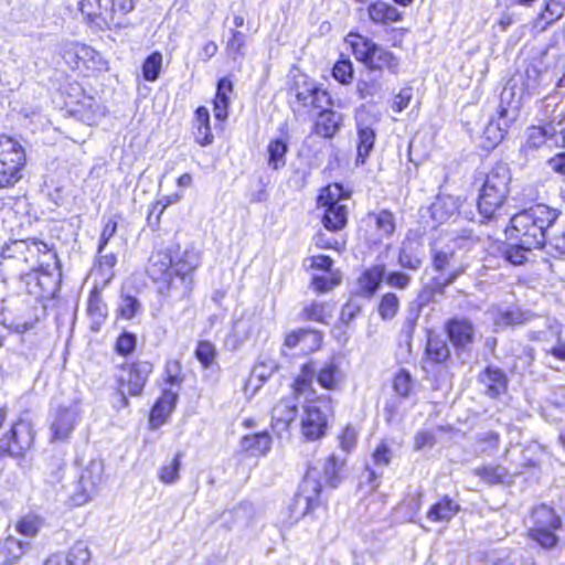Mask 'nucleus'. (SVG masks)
Wrapping results in <instances>:
<instances>
[{"label":"nucleus","instance_id":"f257e3e1","mask_svg":"<svg viewBox=\"0 0 565 565\" xmlns=\"http://www.w3.org/2000/svg\"><path fill=\"white\" fill-rule=\"evenodd\" d=\"M200 266V253L193 247L153 250L146 266L148 278L163 299L182 301L194 287V275Z\"/></svg>","mask_w":565,"mask_h":565},{"label":"nucleus","instance_id":"f03ea898","mask_svg":"<svg viewBox=\"0 0 565 565\" xmlns=\"http://www.w3.org/2000/svg\"><path fill=\"white\" fill-rule=\"evenodd\" d=\"M511 171L507 163L495 162L487 172L473 174L477 188L476 207L481 223L497 221L502 215L510 195Z\"/></svg>","mask_w":565,"mask_h":565},{"label":"nucleus","instance_id":"7ed1b4c3","mask_svg":"<svg viewBox=\"0 0 565 565\" xmlns=\"http://www.w3.org/2000/svg\"><path fill=\"white\" fill-rule=\"evenodd\" d=\"M345 460L335 454L328 455L321 467L310 465L307 467L296 494L298 502L305 503L303 514L312 513L318 507L324 504L322 500L323 489L334 490L342 482V469Z\"/></svg>","mask_w":565,"mask_h":565},{"label":"nucleus","instance_id":"20e7f679","mask_svg":"<svg viewBox=\"0 0 565 565\" xmlns=\"http://www.w3.org/2000/svg\"><path fill=\"white\" fill-rule=\"evenodd\" d=\"M561 212L546 204H535L515 213L504 228L508 239L522 242L542 249L546 242V230L558 218Z\"/></svg>","mask_w":565,"mask_h":565},{"label":"nucleus","instance_id":"39448f33","mask_svg":"<svg viewBox=\"0 0 565 565\" xmlns=\"http://www.w3.org/2000/svg\"><path fill=\"white\" fill-rule=\"evenodd\" d=\"M343 42L356 62L371 73H387L398 75L401 72V57L391 50L374 42L358 29L350 30Z\"/></svg>","mask_w":565,"mask_h":565},{"label":"nucleus","instance_id":"423d86ee","mask_svg":"<svg viewBox=\"0 0 565 565\" xmlns=\"http://www.w3.org/2000/svg\"><path fill=\"white\" fill-rule=\"evenodd\" d=\"M153 373L154 363L150 360H125L118 364L113 376L118 408H127L130 398L141 397Z\"/></svg>","mask_w":565,"mask_h":565},{"label":"nucleus","instance_id":"0eeeda50","mask_svg":"<svg viewBox=\"0 0 565 565\" xmlns=\"http://www.w3.org/2000/svg\"><path fill=\"white\" fill-rule=\"evenodd\" d=\"M136 0H79L85 23L96 31L120 30L128 23Z\"/></svg>","mask_w":565,"mask_h":565},{"label":"nucleus","instance_id":"6e6552de","mask_svg":"<svg viewBox=\"0 0 565 565\" xmlns=\"http://www.w3.org/2000/svg\"><path fill=\"white\" fill-rule=\"evenodd\" d=\"M315 381L326 391H339L344 383V373L341 370L340 363L331 359L317 370L313 360L303 362L299 367V372L291 380L289 386L291 395L295 398L310 393L318 395L313 387Z\"/></svg>","mask_w":565,"mask_h":565},{"label":"nucleus","instance_id":"1a4fd4ad","mask_svg":"<svg viewBox=\"0 0 565 565\" xmlns=\"http://www.w3.org/2000/svg\"><path fill=\"white\" fill-rule=\"evenodd\" d=\"M60 55L67 70L83 84L89 85L109 71V63L102 53L84 42L65 43Z\"/></svg>","mask_w":565,"mask_h":565},{"label":"nucleus","instance_id":"9d476101","mask_svg":"<svg viewBox=\"0 0 565 565\" xmlns=\"http://www.w3.org/2000/svg\"><path fill=\"white\" fill-rule=\"evenodd\" d=\"M352 194L353 189L341 182H330L319 190L317 206L322 210L320 222L324 230L338 233L348 226L350 209L342 201Z\"/></svg>","mask_w":565,"mask_h":565},{"label":"nucleus","instance_id":"9b49d317","mask_svg":"<svg viewBox=\"0 0 565 565\" xmlns=\"http://www.w3.org/2000/svg\"><path fill=\"white\" fill-rule=\"evenodd\" d=\"M299 430L302 440L313 443L324 438L334 416L333 399L328 394L313 395L301 406Z\"/></svg>","mask_w":565,"mask_h":565},{"label":"nucleus","instance_id":"f8f14e48","mask_svg":"<svg viewBox=\"0 0 565 565\" xmlns=\"http://www.w3.org/2000/svg\"><path fill=\"white\" fill-rule=\"evenodd\" d=\"M28 166L25 147L15 137L0 134V190H10L21 183Z\"/></svg>","mask_w":565,"mask_h":565},{"label":"nucleus","instance_id":"ddd939ff","mask_svg":"<svg viewBox=\"0 0 565 565\" xmlns=\"http://www.w3.org/2000/svg\"><path fill=\"white\" fill-rule=\"evenodd\" d=\"M397 231L395 213L390 209L367 211L359 221L356 239L367 249L374 250L391 239Z\"/></svg>","mask_w":565,"mask_h":565},{"label":"nucleus","instance_id":"4468645a","mask_svg":"<svg viewBox=\"0 0 565 565\" xmlns=\"http://www.w3.org/2000/svg\"><path fill=\"white\" fill-rule=\"evenodd\" d=\"M289 94L291 96L289 105L296 116L315 115L324 108L322 102L326 106L334 104L330 92L308 75L296 78L289 87Z\"/></svg>","mask_w":565,"mask_h":565},{"label":"nucleus","instance_id":"2eb2a0df","mask_svg":"<svg viewBox=\"0 0 565 565\" xmlns=\"http://www.w3.org/2000/svg\"><path fill=\"white\" fill-rule=\"evenodd\" d=\"M532 525L526 529L525 537L545 551L559 546L561 539L557 531L563 522L554 508L546 504L535 507L531 513Z\"/></svg>","mask_w":565,"mask_h":565},{"label":"nucleus","instance_id":"dca6fc26","mask_svg":"<svg viewBox=\"0 0 565 565\" xmlns=\"http://www.w3.org/2000/svg\"><path fill=\"white\" fill-rule=\"evenodd\" d=\"M36 430L25 418H15L0 435V460L23 459L34 448Z\"/></svg>","mask_w":565,"mask_h":565},{"label":"nucleus","instance_id":"f3484780","mask_svg":"<svg viewBox=\"0 0 565 565\" xmlns=\"http://www.w3.org/2000/svg\"><path fill=\"white\" fill-rule=\"evenodd\" d=\"M467 249L459 238H452L446 246L431 250V268L435 273L443 275L441 280L446 284H455L463 276L469 268L466 258Z\"/></svg>","mask_w":565,"mask_h":565},{"label":"nucleus","instance_id":"a211bd4d","mask_svg":"<svg viewBox=\"0 0 565 565\" xmlns=\"http://www.w3.org/2000/svg\"><path fill=\"white\" fill-rule=\"evenodd\" d=\"M104 481V466L97 461L88 462L81 470L74 489L66 499L67 507L75 509L89 503L102 489Z\"/></svg>","mask_w":565,"mask_h":565},{"label":"nucleus","instance_id":"6ab92c4d","mask_svg":"<svg viewBox=\"0 0 565 565\" xmlns=\"http://www.w3.org/2000/svg\"><path fill=\"white\" fill-rule=\"evenodd\" d=\"M323 332L311 327H299L285 332L280 352L288 358H308L323 347Z\"/></svg>","mask_w":565,"mask_h":565},{"label":"nucleus","instance_id":"aec40b11","mask_svg":"<svg viewBox=\"0 0 565 565\" xmlns=\"http://www.w3.org/2000/svg\"><path fill=\"white\" fill-rule=\"evenodd\" d=\"M179 392L171 387H161L148 413V428L157 430L168 424L177 411Z\"/></svg>","mask_w":565,"mask_h":565},{"label":"nucleus","instance_id":"412c9836","mask_svg":"<svg viewBox=\"0 0 565 565\" xmlns=\"http://www.w3.org/2000/svg\"><path fill=\"white\" fill-rule=\"evenodd\" d=\"M452 359L450 343L436 330H425V345L422 361L429 367L446 366Z\"/></svg>","mask_w":565,"mask_h":565},{"label":"nucleus","instance_id":"4be33fe9","mask_svg":"<svg viewBox=\"0 0 565 565\" xmlns=\"http://www.w3.org/2000/svg\"><path fill=\"white\" fill-rule=\"evenodd\" d=\"M444 332L456 352L469 351L476 342V327L466 317H451L444 323Z\"/></svg>","mask_w":565,"mask_h":565},{"label":"nucleus","instance_id":"5701e85b","mask_svg":"<svg viewBox=\"0 0 565 565\" xmlns=\"http://www.w3.org/2000/svg\"><path fill=\"white\" fill-rule=\"evenodd\" d=\"M310 127V136L322 140L334 139L344 126L345 116L332 108L326 106L315 114Z\"/></svg>","mask_w":565,"mask_h":565},{"label":"nucleus","instance_id":"b1692460","mask_svg":"<svg viewBox=\"0 0 565 565\" xmlns=\"http://www.w3.org/2000/svg\"><path fill=\"white\" fill-rule=\"evenodd\" d=\"M79 419V411L76 406H60L55 409L50 424L51 439L65 441L72 435Z\"/></svg>","mask_w":565,"mask_h":565},{"label":"nucleus","instance_id":"393cba45","mask_svg":"<svg viewBox=\"0 0 565 565\" xmlns=\"http://www.w3.org/2000/svg\"><path fill=\"white\" fill-rule=\"evenodd\" d=\"M104 287V285H94L86 300V316L89 320V330L93 332H98L109 316L108 305L103 296Z\"/></svg>","mask_w":565,"mask_h":565},{"label":"nucleus","instance_id":"a878e982","mask_svg":"<svg viewBox=\"0 0 565 565\" xmlns=\"http://www.w3.org/2000/svg\"><path fill=\"white\" fill-rule=\"evenodd\" d=\"M557 129L554 120H544L537 125H530L525 131V140L521 146L523 152H532L547 146L550 140L555 139Z\"/></svg>","mask_w":565,"mask_h":565},{"label":"nucleus","instance_id":"bb28decb","mask_svg":"<svg viewBox=\"0 0 565 565\" xmlns=\"http://www.w3.org/2000/svg\"><path fill=\"white\" fill-rule=\"evenodd\" d=\"M565 3L561 0H544L536 15L531 20L530 26L534 34L542 33L563 18Z\"/></svg>","mask_w":565,"mask_h":565},{"label":"nucleus","instance_id":"cd10ccee","mask_svg":"<svg viewBox=\"0 0 565 565\" xmlns=\"http://www.w3.org/2000/svg\"><path fill=\"white\" fill-rule=\"evenodd\" d=\"M191 135L200 147H207L214 142L210 110L204 105L198 106L193 111Z\"/></svg>","mask_w":565,"mask_h":565},{"label":"nucleus","instance_id":"c85d7f7f","mask_svg":"<svg viewBox=\"0 0 565 565\" xmlns=\"http://www.w3.org/2000/svg\"><path fill=\"white\" fill-rule=\"evenodd\" d=\"M478 381L484 386L486 395L498 398L508 392V375L498 366L487 365L478 375Z\"/></svg>","mask_w":565,"mask_h":565},{"label":"nucleus","instance_id":"c756f323","mask_svg":"<svg viewBox=\"0 0 565 565\" xmlns=\"http://www.w3.org/2000/svg\"><path fill=\"white\" fill-rule=\"evenodd\" d=\"M461 511L460 503L448 494L440 495L426 511L431 523H449Z\"/></svg>","mask_w":565,"mask_h":565},{"label":"nucleus","instance_id":"7c9ffc66","mask_svg":"<svg viewBox=\"0 0 565 565\" xmlns=\"http://www.w3.org/2000/svg\"><path fill=\"white\" fill-rule=\"evenodd\" d=\"M385 264H374L365 268L356 279L358 294L364 298H373L384 282Z\"/></svg>","mask_w":565,"mask_h":565},{"label":"nucleus","instance_id":"2f4dec72","mask_svg":"<svg viewBox=\"0 0 565 565\" xmlns=\"http://www.w3.org/2000/svg\"><path fill=\"white\" fill-rule=\"evenodd\" d=\"M234 90L230 77H221L216 83V90L212 98L214 118L216 121L225 122L230 115L231 94Z\"/></svg>","mask_w":565,"mask_h":565},{"label":"nucleus","instance_id":"473e14b6","mask_svg":"<svg viewBox=\"0 0 565 565\" xmlns=\"http://www.w3.org/2000/svg\"><path fill=\"white\" fill-rule=\"evenodd\" d=\"M298 406L290 396L279 398L270 409L271 426L279 430H287L296 419Z\"/></svg>","mask_w":565,"mask_h":565},{"label":"nucleus","instance_id":"72a5a7b5","mask_svg":"<svg viewBox=\"0 0 565 565\" xmlns=\"http://www.w3.org/2000/svg\"><path fill=\"white\" fill-rule=\"evenodd\" d=\"M334 306L329 301L312 300L301 308L299 321L327 326L333 316Z\"/></svg>","mask_w":565,"mask_h":565},{"label":"nucleus","instance_id":"f704fd0d","mask_svg":"<svg viewBox=\"0 0 565 565\" xmlns=\"http://www.w3.org/2000/svg\"><path fill=\"white\" fill-rule=\"evenodd\" d=\"M366 12L370 21L375 25L385 26L403 19V14L393 4L380 0L370 2Z\"/></svg>","mask_w":565,"mask_h":565},{"label":"nucleus","instance_id":"c9c22d12","mask_svg":"<svg viewBox=\"0 0 565 565\" xmlns=\"http://www.w3.org/2000/svg\"><path fill=\"white\" fill-rule=\"evenodd\" d=\"M397 263L403 269L418 270L423 265L422 244L416 239H404L398 249Z\"/></svg>","mask_w":565,"mask_h":565},{"label":"nucleus","instance_id":"e433bc0d","mask_svg":"<svg viewBox=\"0 0 565 565\" xmlns=\"http://www.w3.org/2000/svg\"><path fill=\"white\" fill-rule=\"evenodd\" d=\"M239 452L248 457H263L271 447V437L267 431L247 434L242 437Z\"/></svg>","mask_w":565,"mask_h":565},{"label":"nucleus","instance_id":"4c0bfd02","mask_svg":"<svg viewBox=\"0 0 565 565\" xmlns=\"http://www.w3.org/2000/svg\"><path fill=\"white\" fill-rule=\"evenodd\" d=\"M375 130L364 122H356V156L355 166H364L374 149Z\"/></svg>","mask_w":565,"mask_h":565},{"label":"nucleus","instance_id":"58836bf2","mask_svg":"<svg viewBox=\"0 0 565 565\" xmlns=\"http://www.w3.org/2000/svg\"><path fill=\"white\" fill-rule=\"evenodd\" d=\"M475 477L488 487L502 486L512 482V475L501 465H481L472 470Z\"/></svg>","mask_w":565,"mask_h":565},{"label":"nucleus","instance_id":"ea45409f","mask_svg":"<svg viewBox=\"0 0 565 565\" xmlns=\"http://www.w3.org/2000/svg\"><path fill=\"white\" fill-rule=\"evenodd\" d=\"M289 151V138L287 132L284 137H276L268 141L266 146V163L270 170L282 169L287 163V153Z\"/></svg>","mask_w":565,"mask_h":565},{"label":"nucleus","instance_id":"a19ab883","mask_svg":"<svg viewBox=\"0 0 565 565\" xmlns=\"http://www.w3.org/2000/svg\"><path fill=\"white\" fill-rule=\"evenodd\" d=\"M89 559L88 547L82 542H77L68 550L65 558L52 555L44 562V565H88Z\"/></svg>","mask_w":565,"mask_h":565},{"label":"nucleus","instance_id":"79ce46f5","mask_svg":"<svg viewBox=\"0 0 565 565\" xmlns=\"http://www.w3.org/2000/svg\"><path fill=\"white\" fill-rule=\"evenodd\" d=\"M449 286V284H446V281L440 278H433L419 289L416 296L417 308L424 309L435 302L438 297H443L446 294V289Z\"/></svg>","mask_w":565,"mask_h":565},{"label":"nucleus","instance_id":"37998d69","mask_svg":"<svg viewBox=\"0 0 565 565\" xmlns=\"http://www.w3.org/2000/svg\"><path fill=\"white\" fill-rule=\"evenodd\" d=\"M193 355L203 370H209L217 365L218 352L216 345L211 340H198Z\"/></svg>","mask_w":565,"mask_h":565},{"label":"nucleus","instance_id":"c03bdc74","mask_svg":"<svg viewBox=\"0 0 565 565\" xmlns=\"http://www.w3.org/2000/svg\"><path fill=\"white\" fill-rule=\"evenodd\" d=\"M185 380V373L182 362L179 359H170L163 365V387H171L174 391H180Z\"/></svg>","mask_w":565,"mask_h":565},{"label":"nucleus","instance_id":"a18cd8bd","mask_svg":"<svg viewBox=\"0 0 565 565\" xmlns=\"http://www.w3.org/2000/svg\"><path fill=\"white\" fill-rule=\"evenodd\" d=\"M401 311V299L394 291L384 292L376 305V312L384 321L395 319Z\"/></svg>","mask_w":565,"mask_h":565},{"label":"nucleus","instance_id":"49530a36","mask_svg":"<svg viewBox=\"0 0 565 565\" xmlns=\"http://www.w3.org/2000/svg\"><path fill=\"white\" fill-rule=\"evenodd\" d=\"M24 548L21 541L8 536L0 542V565H13L23 555Z\"/></svg>","mask_w":565,"mask_h":565},{"label":"nucleus","instance_id":"de8ad7c7","mask_svg":"<svg viewBox=\"0 0 565 565\" xmlns=\"http://www.w3.org/2000/svg\"><path fill=\"white\" fill-rule=\"evenodd\" d=\"M333 79L340 85H350L354 79V65L350 57L345 54H340L331 68Z\"/></svg>","mask_w":565,"mask_h":565},{"label":"nucleus","instance_id":"09e8293b","mask_svg":"<svg viewBox=\"0 0 565 565\" xmlns=\"http://www.w3.org/2000/svg\"><path fill=\"white\" fill-rule=\"evenodd\" d=\"M534 249L522 242H514L504 248L502 258L512 266H522L529 262V256Z\"/></svg>","mask_w":565,"mask_h":565},{"label":"nucleus","instance_id":"8fccbe9b","mask_svg":"<svg viewBox=\"0 0 565 565\" xmlns=\"http://www.w3.org/2000/svg\"><path fill=\"white\" fill-rule=\"evenodd\" d=\"M392 387L398 397H409L415 391V383L411 372L406 369H399L392 377Z\"/></svg>","mask_w":565,"mask_h":565},{"label":"nucleus","instance_id":"3c124183","mask_svg":"<svg viewBox=\"0 0 565 565\" xmlns=\"http://www.w3.org/2000/svg\"><path fill=\"white\" fill-rule=\"evenodd\" d=\"M163 55L160 51H153L142 62L141 73L147 82H156L162 71Z\"/></svg>","mask_w":565,"mask_h":565},{"label":"nucleus","instance_id":"603ef678","mask_svg":"<svg viewBox=\"0 0 565 565\" xmlns=\"http://www.w3.org/2000/svg\"><path fill=\"white\" fill-rule=\"evenodd\" d=\"M183 454L178 451L172 457L171 461L162 465L158 470V479L163 484L175 483L180 478L181 459Z\"/></svg>","mask_w":565,"mask_h":565},{"label":"nucleus","instance_id":"864d4df0","mask_svg":"<svg viewBox=\"0 0 565 565\" xmlns=\"http://www.w3.org/2000/svg\"><path fill=\"white\" fill-rule=\"evenodd\" d=\"M328 276L313 275L310 279V288L318 295L327 294L341 284V275L338 270L328 273Z\"/></svg>","mask_w":565,"mask_h":565},{"label":"nucleus","instance_id":"5fc2aeb1","mask_svg":"<svg viewBox=\"0 0 565 565\" xmlns=\"http://www.w3.org/2000/svg\"><path fill=\"white\" fill-rule=\"evenodd\" d=\"M312 244L317 249H330L342 254L347 249L348 241L345 237H331L324 232L318 231L312 236Z\"/></svg>","mask_w":565,"mask_h":565},{"label":"nucleus","instance_id":"6e6d98bb","mask_svg":"<svg viewBox=\"0 0 565 565\" xmlns=\"http://www.w3.org/2000/svg\"><path fill=\"white\" fill-rule=\"evenodd\" d=\"M246 41L247 36L245 33L237 29H232L230 31V38L225 44V50L228 56L233 60L243 57L246 51Z\"/></svg>","mask_w":565,"mask_h":565},{"label":"nucleus","instance_id":"4d7b16f0","mask_svg":"<svg viewBox=\"0 0 565 565\" xmlns=\"http://www.w3.org/2000/svg\"><path fill=\"white\" fill-rule=\"evenodd\" d=\"M137 349V337L130 331H121L114 343V351L117 355L127 358Z\"/></svg>","mask_w":565,"mask_h":565},{"label":"nucleus","instance_id":"13d9d810","mask_svg":"<svg viewBox=\"0 0 565 565\" xmlns=\"http://www.w3.org/2000/svg\"><path fill=\"white\" fill-rule=\"evenodd\" d=\"M42 526V519L36 514L21 516L15 523V531L24 536H35Z\"/></svg>","mask_w":565,"mask_h":565},{"label":"nucleus","instance_id":"bf43d9fd","mask_svg":"<svg viewBox=\"0 0 565 565\" xmlns=\"http://www.w3.org/2000/svg\"><path fill=\"white\" fill-rule=\"evenodd\" d=\"M476 445L481 454H491L499 449L501 436L498 431H486L476 436Z\"/></svg>","mask_w":565,"mask_h":565},{"label":"nucleus","instance_id":"052dcab7","mask_svg":"<svg viewBox=\"0 0 565 565\" xmlns=\"http://www.w3.org/2000/svg\"><path fill=\"white\" fill-rule=\"evenodd\" d=\"M140 309L139 300L132 295H122L116 310L117 317L124 320H131Z\"/></svg>","mask_w":565,"mask_h":565},{"label":"nucleus","instance_id":"680f3d73","mask_svg":"<svg viewBox=\"0 0 565 565\" xmlns=\"http://www.w3.org/2000/svg\"><path fill=\"white\" fill-rule=\"evenodd\" d=\"M94 265L99 273L107 271V277L103 284L107 286L115 278L114 268L117 265V255L115 253L97 254Z\"/></svg>","mask_w":565,"mask_h":565},{"label":"nucleus","instance_id":"e2e57ef3","mask_svg":"<svg viewBox=\"0 0 565 565\" xmlns=\"http://www.w3.org/2000/svg\"><path fill=\"white\" fill-rule=\"evenodd\" d=\"M338 443L342 451L350 454L358 444V430L350 424L345 425L338 434Z\"/></svg>","mask_w":565,"mask_h":565},{"label":"nucleus","instance_id":"0e129e2a","mask_svg":"<svg viewBox=\"0 0 565 565\" xmlns=\"http://www.w3.org/2000/svg\"><path fill=\"white\" fill-rule=\"evenodd\" d=\"M384 282L392 289L406 290L412 284V277L402 270L385 271Z\"/></svg>","mask_w":565,"mask_h":565},{"label":"nucleus","instance_id":"69168bd1","mask_svg":"<svg viewBox=\"0 0 565 565\" xmlns=\"http://www.w3.org/2000/svg\"><path fill=\"white\" fill-rule=\"evenodd\" d=\"M373 463L377 467H387L392 462L393 452L387 441H380L371 454Z\"/></svg>","mask_w":565,"mask_h":565},{"label":"nucleus","instance_id":"338daca9","mask_svg":"<svg viewBox=\"0 0 565 565\" xmlns=\"http://www.w3.org/2000/svg\"><path fill=\"white\" fill-rule=\"evenodd\" d=\"M118 222L115 217H110L104 223L98 238L97 254H102L105 250L109 241L116 234Z\"/></svg>","mask_w":565,"mask_h":565},{"label":"nucleus","instance_id":"774afa93","mask_svg":"<svg viewBox=\"0 0 565 565\" xmlns=\"http://www.w3.org/2000/svg\"><path fill=\"white\" fill-rule=\"evenodd\" d=\"M309 262V265L307 267V270H315V271H323V273H333L332 268L334 265V260L331 256L326 254H318L312 255L307 258Z\"/></svg>","mask_w":565,"mask_h":565}]
</instances>
